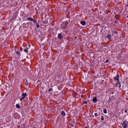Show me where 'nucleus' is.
<instances>
[{"mask_svg": "<svg viewBox=\"0 0 128 128\" xmlns=\"http://www.w3.org/2000/svg\"><path fill=\"white\" fill-rule=\"evenodd\" d=\"M126 120L124 121L122 124L123 128H126L128 126V123Z\"/></svg>", "mask_w": 128, "mask_h": 128, "instance_id": "f257e3e1", "label": "nucleus"}, {"mask_svg": "<svg viewBox=\"0 0 128 128\" xmlns=\"http://www.w3.org/2000/svg\"><path fill=\"white\" fill-rule=\"evenodd\" d=\"M22 95L23 96L20 98V100L21 101H22V100L25 98L26 96V93H24V94L22 93Z\"/></svg>", "mask_w": 128, "mask_h": 128, "instance_id": "f03ea898", "label": "nucleus"}, {"mask_svg": "<svg viewBox=\"0 0 128 128\" xmlns=\"http://www.w3.org/2000/svg\"><path fill=\"white\" fill-rule=\"evenodd\" d=\"M68 24V22H65L64 24V26H63L62 28V29H64L66 28Z\"/></svg>", "mask_w": 128, "mask_h": 128, "instance_id": "7ed1b4c3", "label": "nucleus"}, {"mask_svg": "<svg viewBox=\"0 0 128 128\" xmlns=\"http://www.w3.org/2000/svg\"><path fill=\"white\" fill-rule=\"evenodd\" d=\"M115 86H116V87H118L119 88H120L121 86V85L120 84V82H117L115 84Z\"/></svg>", "mask_w": 128, "mask_h": 128, "instance_id": "20e7f679", "label": "nucleus"}, {"mask_svg": "<svg viewBox=\"0 0 128 128\" xmlns=\"http://www.w3.org/2000/svg\"><path fill=\"white\" fill-rule=\"evenodd\" d=\"M62 76V75L61 74H59L57 75L55 77V78L56 80L58 79L59 78H60Z\"/></svg>", "mask_w": 128, "mask_h": 128, "instance_id": "39448f33", "label": "nucleus"}, {"mask_svg": "<svg viewBox=\"0 0 128 128\" xmlns=\"http://www.w3.org/2000/svg\"><path fill=\"white\" fill-rule=\"evenodd\" d=\"M58 38L60 39H62V37L61 34V33H59L58 34Z\"/></svg>", "mask_w": 128, "mask_h": 128, "instance_id": "423d86ee", "label": "nucleus"}, {"mask_svg": "<svg viewBox=\"0 0 128 128\" xmlns=\"http://www.w3.org/2000/svg\"><path fill=\"white\" fill-rule=\"evenodd\" d=\"M80 23L82 25L84 26L86 24V22L84 21H82L80 22Z\"/></svg>", "mask_w": 128, "mask_h": 128, "instance_id": "0eeeda50", "label": "nucleus"}, {"mask_svg": "<svg viewBox=\"0 0 128 128\" xmlns=\"http://www.w3.org/2000/svg\"><path fill=\"white\" fill-rule=\"evenodd\" d=\"M119 76L118 75H117L114 78V80H117V81H118L119 80Z\"/></svg>", "mask_w": 128, "mask_h": 128, "instance_id": "6e6552de", "label": "nucleus"}, {"mask_svg": "<svg viewBox=\"0 0 128 128\" xmlns=\"http://www.w3.org/2000/svg\"><path fill=\"white\" fill-rule=\"evenodd\" d=\"M97 101V99L96 97H94L92 99V101L94 102H96Z\"/></svg>", "mask_w": 128, "mask_h": 128, "instance_id": "1a4fd4ad", "label": "nucleus"}, {"mask_svg": "<svg viewBox=\"0 0 128 128\" xmlns=\"http://www.w3.org/2000/svg\"><path fill=\"white\" fill-rule=\"evenodd\" d=\"M61 114L62 115L64 116L66 115V114L65 112L63 111H62L61 112Z\"/></svg>", "mask_w": 128, "mask_h": 128, "instance_id": "9d476101", "label": "nucleus"}, {"mask_svg": "<svg viewBox=\"0 0 128 128\" xmlns=\"http://www.w3.org/2000/svg\"><path fill=\"white\" fill-rule=\"evenodd\" d=\"M107 37L108 39H110L111 38V35L110 34H109L107 36Z\"/></svg>", "mask_w": 128, "mask_h": 128, "instance_id": "9b49d317", "label": "nucleus"}, {"mask_svg": "<svg viewBox=\"0 0 128 128\" xmlns=\"http://www.w3.org/2000/svg\"><path fill=\"white\" fill-rule=\"evenodd\" d=\"M106 109V108H104L103 110L105 114H106L107 113Z\"/></svg>", "mask_w": 128, "mask_h": 128, "instance_id": "f8f14e48", "label": "nucleus"}, {"mask_svg": "<svg viewBox=\"0 0 128 128\" xmlns=\"http://www.w3.org/2000/svg\"><path fill=\"white\" fill-rule=\"evenodd\" d=\"M32 21L34 23H35L36 24L37 23L36 20L34 19H33Z\"/></svg>", "mask_w": 128, "mask_h": 128, "instance_id": "ddd939ff", "label": "nucleus"}, {"mask_svg": "<svg viewBox=\"0 0 128 128\" xmlns=\"http://www.w3.org/2000/svg\"><path fill=\"white\" fill-rule=\"evenodd\" d=\"M33 19V18H28L27 19V20H31L32 21Z\"/></svg>", "mask_w": 128, "mask_h": 128, "instance_id": "4468645a", "label": "nucleus"}, {"mask_svg": "<svg viewBox=\"0 0 128 128\" xmlns=\"http://www.w3.org/2000/svg\"><path fill=\"white\" fill-rule=\"evenodd\" d=\"M16 107L17 108H20V106L19 104H16Z\"/></svg>", "mask_w": 128, "mask_h": 128, "instance_id": "2eb2a0df", "label": "nucleus"}, {"mask_svg": "<svg viewBox=\"0 0 128 128\" xmlns=\"http://www.w3.org/2000/svg\"><path fill=\"white\" fill-rule=\"evenodd\" d=\"M36 26L37 27V28H39V24L37 23H36Z\"/></svg>", "mask_w": 128, "mask_h": 128, "instance_id": "dca6fc26", "label": "nucleus"}, {"mask_svg": "<svg viewBox=\"0 0 128 128\" xmlns=\"http://www.w3.org/2000/svg\"><path fill=\"white\" fill-rule=\"evenodd\" d=\"M16 54H18L20 56V52H19L18 51H17L16 52Z\"/></svg>", "mask_w": 128, "mask_h": 128, "instance_id": "f3484780", "label": "nucleus"}, {"mask_svg": "<svg viewBox=\"0 0 128 128\" xmlns=\"http://www.w3.org/2000/svg\"><path fill=\"white\" fill-rule=\"evenodd\" d=\"M24 51L25 52H26V53H28V50H27V49H25L24 50Z\"/></svg>", "mask_w": 128, "mask_h": 128, "instance_id": "a211bd4d", "label": "nucleus"}, {"mask_svg": "<svg viewBox=\"0 0 128 128\" xmlns=\"http://www.w3.org/2000/svg\"><path fill=\"white\" fill-rule=\"evenodd\" d=\"M94 115L96 116H98V114L97 113H95L94 114Z\"/></svg>", "mask_w": 128, "mask_h": 128, "instance_id": "6ab92c4d", "label": "nucleus"}, {"mask_svg": "<svg viewBox=\"0 0 128 128\" xmlns=\"http://www.w3.org/2000/svg\"><path fill=\"white\" fill-rule=\"evenodd\" d=\"M52 88H50L48 90V91L49 92H50L52 90Z\"/></svg>", "mask_w": 128, "mask_h": 128, "instance_id": "aec40b11", "label": "nucleus"}, {"mask_svg": "<svg viewBox=\"0 0 128 128\" xmlns=\"http://www.w3.org/2000/svg\"><path fill=\"white\" fill-rule=\"evenodd\" d=\"M101 120H104V117L103 116H102L101 117Z\"/></svg>", "mask_w": 128, "mask_h": 128, "instance_id": "412c9836", "label": "nucleus"}, {"mask_svg": "<svg viewBox=\"0 0 128 128\" xmlns=\"http://www.w3.org/2000/svg\"><path fill=\"white\" fill-rule=\"evenodd\" d=\"M87 103H88V102L86 101H84V104H86Z\"/></svg>", "mask_w": 128, "mask_h": 128, "instance_id": "4be33fe9", "label": "nucleus"}, {"mask_svg": "<svg viewBox=\"0 0 128 128\" xmlns=\"http://www.w3.org/2000/svg\"><path fill=\"white\" fill-rule=\"evenodd\" d=\"M108 60H107L106 62H108Z\"/></svg>", "mask_w": 128, "mask_h": 128, "instance_id": "5701e85b", "label": "nucleus"}, {"mask_svg": "<svg viewBox=\"0 0 128 128\" xmlns=\"http://www.w3.org/2000/svg\"><path fill=\"white\" fill-rule=\"evenodd\" d=\"M83 96H84L83 95H81V97L82 98L83 97Z\"/></svg>", "mask_w": 128, "mask_h": 128, "instance_id": "b1692460", "label": "nucleus"}, {"mask_svg": "<svg viewBox=\"0 0 128 128\" xmlns=\"http://www.w3.org/2000/svg\"><path fill=\"white\" fill-rule=\"evenodd\" d=\"M124 112H127V110H124Z\"/></svg>", "mask_w": 128, "mask_h": 128, "instance_id": "393cba45", "label": "nucleus"}, {"mask_svg": "<svg viewBox=\"0 0 128 128\" xmlns=\"http://www.w3.org/2000/svg\"><path fill=\"white\" fill-rule=\"evenodd\" d=\"M20 50H21V51H22V48H20Z\"/></svg>", "mask_w": 128, "mask_h": 128, "instance_id": "a878e982", "label": "nucleus"}, {"mask_svg": "<svg viewBox=\"0 0 128 128\" xmlns=\"http://www.w3.org/2000/svg\"><path fill=\"white\" fill-rule=\"evenodd\" d=\"M63 24H61V25L62 26L63 25Z\"/></svg>", "mask_w": 128, "mask_h": 128, "instance_id": "bb28decb", "label": "nucleus"}, {"mask_svg": "<svg viewBox=\"0 0 128 128\" xmlns=\"http://www.w3.org/2000/svg\"><path fill=\"white\" fill-rule=\"evenodd\" d=\"M115 32L116 33H117V32Z\"/></svg>", "mask_w": 128, "mask_h": 128, "instance_id": "cd10ccee", "label": "nucleus"}, {"mask_svg": "<svg viewBox=\"0 0 128 128\" xmlns=\"http://www.w3.org/2000/svg\"><path fill=\"white\" fill-rule=\"evenodd\" d=\"M19 126H18V128H19Z\"/></svg>", "mask_w": 128, "mask_h": 128, "instance_id": "c85d7f7f", "label": "nucleus"}, {"mask_svg": "<svg viewBox=\"0 0 128 128\" xmlns=\"http://www.w3.org/2000/svg\"><path fill=\"white\" fill-rule=\"evenodd\" d=\"M76 38V37L75 36V38Z\"/></svg>", "mask_w": 128, "mask_h": 128, "instance_id": "c756f323", "label": "nucleus"}, {"mask_svg": "<svg viewBox=\"0 0 128 128\" xmlns=\"http://www.w3.org/2000/svg\"><path fill=\"white\" fill-rule=\"evenodd\" d=\"M114 94V92H112V94Z\"/></svg>", "mask_w": 128, "mask_h": 128, "instance_id": "7c9ffc66", "label": "nucleus"}, {"mask_svg": "<svg viewBox=\"0 0 128 128\" xmlns=\"http://www.w3.org/2000/svg\"><path fill=\"white\" fill-rule=\"evenodd\" d=\"M127 18H128V16H127Z\"/></svg>", "mask_w": 128, "mask_h": 128, "instance_id": "2f4dec72", "label": "nucleus"}, {"mask_svg": "<svg viewBox=\"0 0 128 128\" xmlns=\"http://www.w3.org/2000/svg\"><path fill=\"white\" fill-rule=\"evenodd\" d=\"M127 24L128 25V22L127 23Z\"/></svg>", "mask_w": 128, "mask_h": 128, "instance_id": "473e14b6", "label": "nucleus"}, {"mask_svg": "<svg viewBox=\"0 0 128 128\" xmlns=\"http://www.w3.org/2000/svg\"><path fill=\"white\" fill-rule=\"evenodd\" d=\"M87 128V127H86L85 128Z\"/></svg>", "mask_w": 128, "mask_h": 128, "instance_id": "72a5a7b5", "label": "nucleus"}, {"mask_svg": "<svg viewBox=\"0 0 128 128\" xmlns=\"http://www.w3.org/2000/svg\"><path fill=\"white\" fill-rule=\"evenodd\" d=\"M71 128L70 127V128Z\"/></svg>", "mask_w": 128, "mask_h": 128, "instance_id": "f704fd0d", "label": "nucleus"}, {"mask_svg": "<svg viewBox=\"0 0 128 128\" xmlns=\"http://www.w3.org/2000/svg\"><path fill=\"white\" fill-rule=\"evenodd\" d=\"M127 6H128V5H127Z\"/></svg>", "mask_w": 128, "mask_h": 128, "instance_id": "c9c22d12", "label": "nucleus"}]
</instances>
